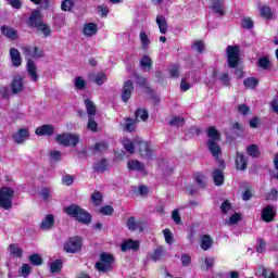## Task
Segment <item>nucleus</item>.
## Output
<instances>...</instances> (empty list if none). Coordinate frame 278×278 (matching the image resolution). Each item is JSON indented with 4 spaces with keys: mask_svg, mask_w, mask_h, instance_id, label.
I'll return each mask as SVG.
<instances>
[{
    "mask_svg": "<svg viewBox=\"0 0 278 278\" xmlns=\"http://www.w3.org/2000/svg\"><path fill=\"white\" fill-rule=\"evenodd\" d=\"M122 144L126 151H128V153L132 154L137 148L142 157H153V150H151V146H149L147 141L139 138L135 139L134 141L128 138H123Z\"/></svg>",
    "mask_w": 278,
    "mask_h": 278,
    "instance_id": "nucleus-1",
    "label": "nucleus"
},
{
    "mask_svg": "<svg viewBox=\"0 0 278 278\" xmlns=\"http://www.w3.org/2000/svg\"><path fill=\"white\" fill-rule=\"evenodd\" d=\"M22 51L27 60V71L30 75L33 81H38V73L36 72V64L30 58H42L43 52L40 50V48L36 46H24L22 48Z\"/></svg>",
    "mask_w": 278,
    "mask_h": 278,
    "instance_id": "nucleus-2",
    "label": "nucleus"
},
{
    "mask_svg": "<svg viewBox=\"0 0 278 278\" xmlns=\"http://www.w3.org/2000/svg\"><path fill=\"white\" fill-rule=\"evenodd\" d=\"M206 136L208 138L207 147L210 153L215 159L220 157L222 149L218 144V142H220V132H218V130L214 126H211L207 128Z\"/></svg>",
    "mask_w": 278,
    "mask_h": 278,
    "instance_id": "nucleus-3",
    "label": "nucleus"
},
{
    "mask_svg": "<svg viewBox=\"0 0 278 278\" xmlns=\"http://www.w3.org/2000/svg\"><path fill=\"white\" fill-rule=\"evenodd\" d=\"M65 214L78 220V223H84L85 225L90 224L92 217L90 213L86 212V210L81 208L79 205L72 204L70 206L64 207Z\"/></svg>",
    "mask_w": 278,
    "mask_h": 278,
    "instance_id": "nucleus-4",
    "label": "nucleus"
},
{
    "mask_svg": "<svg viewBox=\"0 0 278 278\" xmlns=\"http://www.w3.org/2000/svg\"><path fill=\"white\" fill-rule=\"evenodd\" d=\"M14 197V189L10 187L0 188V207L2 210H12V199Z\"/></svg>",
    "mask_w": 278,
    "mask_h": 278,
    "instance_id": "nucleus-5",
    "label": "nucleus"
},
{
    "mask_svg": "<svg viewBox=\"0 0 278 278\" xmlns=\"http://www.w3.org/2000/svg\"><path fill=\"white\" fill-rule=\"evenodd\" d=\"M112 264H114V256L109 253H102L100 255V262L96 264V268L99 273H110L112 271Z\"/></svg>",
    "mask_w": 278,
    "mask_h": 278,
    "instance_id": "nucleus-6",
    "label": "nucleus"
},
{
    "mask_svg": "<svg viewBox=\"0 0 278 278\" xmlns=\"http://www.w3.org/2000/svg\"><path fill=\"white\" fill-rule=\"evenodd\" d=\"M226 53L229 68H236L240 64V48L238 46H228Z\"/></svg>",
    "mask_w": 278,
    "mask_h": 278,
    "instance_id": "nucleus-7",
    "label": "nucleus"
},
{
    "mask_svg": "<svg viewBox=\"0 0 278 278\" xmlns=\"http://www.w3.org/2000/svg\"><path fill=\"white\" fill-rule=\"evenodd\" d=\"M56 142L63 147H76L79 142V136L71 134H61L56 137Z\"/></svg>",
    "mask_w": 278,
    "mask_h": 278,
    "instance_id": "nucleus-8",
    "label": "nucleus"
},
{
    "mask_svg": "<svg viewBox=\"0 0 278 278\" xmlns=\"http://www.w3.org/2000/svg\"><path fill=\"white\" fill-rule=\"evenodd\" d=\"M81 238L79 237H72L70 238L64 244V252L65 253H78L81 251Z\"/></svg>",
    "mask_w": 278,
    "mask_h": 278,
    "instance_id": "nucleus-9",
    "label": "nucleus"
},
{
    "mask_svg": "<svg viewBox=\"0 0 278 278\" xmlns=\"http://www.w3.org/2000/svg\"><path fill=\"white\" fill-rule=\"evenodd\" d=\"M131 92H134V81L127 80L122 89V101L124 103H127L131 99Z\"/></svg>",
    "mask_w": 278,
    "mask_h": 278,
    "instance_id": "nucleus-10",
    "label": "nucleus"
},
{
    "mask_svg": "<svg viewBox=\"0 0 278 278\" xmlns=\"http://www.w3.org/2000/svg\"><path fill=\"white\" fill-rule=\"evenodd\" d=\"M53 225H55V216L53 214H48L40 223V229L43 231H49V229H53Z\"/></svg>",
    "mask_w": 278,
    "mask_h": 278,
    "instance_id": "nucleus-11",
    "label": "nucleus"
},
{
    "mask_svg": "<svg viewBox=\"0 0 278 278\" xmlns=\"http://www.w3.org/2000/svg\"><path fill=\"white\" fill-rule=\"evenodd\" d=\"M36 136H53L55 128L49 124H45L36 128Z\"/></svg>",
    "mask_w": 278,
    "mask_h": 278,
    "instance_id": "nucleus-12",
    "label": "nucleus"
},
{
    "mask_svg": "<svg viewBox=\"0 0 278 278\" xmlns=\"http://www.w3.org/2000/svg\"><path fill=\"white\" fill-rule=\"evenodd\" d=\"M138 249H140V242L132 239L126 240L121 247L124 253L127 251H138Z\"/></svg>",
    "mask_w": 278,
    "mask_h": 278,
    "instance_id": "nucleus-13",
    "label": "nucleus"
},
{
    "mask_svg": "<svg viewBox=\"0 0 278 278\" xmlns=\"http://www.w3.org/2000/svg\"><path fill=\"white\" fill-rule=\"evenodd\" d=\"M276 216V212H275V206H266L265 208H263L262 211V219L265 223H270Z\"/></svg>",
    "mask_w": 278,
    "mask_h": 278,
    "instance_id": "nucleus-14",
    "label": "nucleus"
},
{
    "mask_svg": "<svg viewBox=\"0 0 278 278\" xmlns=\"http://www.w3.org/2000/svg\"><path fill=\"white\" fill-rule=\"evenodd\" d=\"M211 8L216 14H225V0H211Z\"/></svg>",
    "mask_w": 278,
    "mask_h": 278,
    "instance_id": "nucleus-15",
    "label": "nucleus"
},
{
    "mask_svg": "<svg viewBox=\"0 0 278 278\" xmlns=\"http://www.w3.org/2000/svg\"><path fill=\"white\" fill-rule=\"evenodd\" d=\"M257 66L262 68V71H270L273 68V61H270V56L264 55L258 58Z\"/></svg>",
    "mask_w": 278,
    "mask_h": 278,
    "instance_id": "nucleus-16",
    "label": "nucleus"
},
{
    "mask_svg": "<svg viewBox=\"0 0 278 278\" xmlns=\"http://www.w3.org/2000/svg\"><path fill=\"white\" fill-rule=\"evenodd\" d=\"M29 138V129L22 128L14 135V140L16 144H22V142H25Z\"/></svg>",
    "mask_w": 278,
    "mask_h": 278,
    "instance_id": "nucleus-17",
    "label": "nucleus"
},
{
    "mask_svg": "<svg viewBox=\"0 0 278 278\" xmlns=\"http://www.w3.org/2000/svg\"><path fill=\"white\" fill-rule=\"evenodd\" d=\"M99 31V26L94 23H87L84 25L83 34L84 36H94Z\"/></svg>",
    "mask_w": 278,
    "mask_h": 278,
    "instance_id": "nucleus-18",
    "label": "nucleus"
},
{
    "mask_svg": "<svg viewBox=\"0 0 278 278\" xmlns=\"http://www.w3.org/2000/svg\"><path fill=\"white\" fill-rule=\"evenodd\" d=\"M164 255H166V250L164 247L159 245L152 254H150V258L152 262H160V260H164Z\"/></svg>",
    "mask_w": 278,
    "mask_h": 278,
    "instance_id": "nucleus-19",
    "label": "nucleus"
},
{
    "mask_svg": "<svg viewBox=\"0 0 278 278\" xmlns=\"http://www.w3.org/2000/svg\"><path fill=\"white\" fill-rule=\"evenodd\" d=\"M156 25L161 34H166L168 31V22L164 15L156 16Z\"/></svg>",
    "mask_w": 278,
    "mask_h": 278,
    "instance_id": "nucleus-20",
    "label": "nucleus"
},
{
    "mask_svg": "<svg viewBox=\"0 0 278 278\" xmlns=\"http://www.w3.org/2000/svg\"><path fill=\"white\" fill-rule=\"evenodd\" d=\"M10 55L13 66H21L23 60L21 59V52L16 48H11Z\"/></svg>",
    "mask_w": 278,
    "mask_h": 278,
    "instance_id": "nucleus-21",
    "label": "nucleus"
},
{
    "mask_svg": "<svg viewBox=\"0 0 278 278\" xmlns=\"http://www.w3.org/2000/svg\"><path fill=\"white\" fill-rule=\"evenodd\" d=\"M247 156L244 154L237 152V157H236V166L238 170H247Z\"/></svg>",
    "mask_w": 278,
    "mask_h": 278,
    "instance_id": "nucleus-22",
    "label": "nucleus"
},
{
    "mask_svg": "<svg viewBox=\"0 0 278 278\" xmlns=\"http://www.w3.org/2000/svg\"><path fill=\"white\" fill-rule=\"evenodd\" d=\"M1 33L7 38H10V40H16V38H18V33H16V29L9 26H2Z\"/></svg>",
    "mask_w": 278,
    "mask_h": 278,
    "instance_id": "nucleus-23",
    "label": "nucleus"
},
{
    "mask_svg": "<svg viewBox=\"0 0 278 278\" xmlns=\"http://www.w3.org/2000/svg\"><path fill=\"white\" fill-rule=\"evenodd\" d=\"M213 181L215 186H223V184H225V175H223V170L215 169L213 172Z\"/></svg>",
    "mask_w": 278,
    "mask_h": 278,
    "instance_id": "nucleus-24",
    "label": "nucleus"
},
{
    "mask_svg": "<svg viewBox=\"0 0 278 278\" xmlns=\"http://www.w3.org/2000/svg\"><path fill=\"white\" fill-rule=\"evenodd\" d=\"M127 167L129 170H138V172L144 170V164H142L138 160L128 161Z\"/></svg>",
    "mask_w": 278,
    "mask_h": 278,
    "instance_id": "nucleus-25",
    "label": "nucleus"
},
{
    "mask_svg": "<svg viewBox=\"0 0 278 278\" xmlns=\"http://www.w3.org/2000/svg\"><path fill=\"white\" fill-rule=\"evenodd\" d=\"M40 24V11L35 10L31 12V15L29 16V25H31V27H38V25Z\"/></svg>",
    "mask_w": 278,
    "mask_h": 278,
    "instance_id": "nucleus-26",
    "label": "nucleus"
},
{
    "mask_svg": "<svg viewBox=\"0 0 278 278\" xmlns=\"http://www.w3.org/2000/svg\"><path fill=\"white\" fill-rule=\"evenodd\" d=\"M12 90L14 92V94H16V92H21V90H23V78L21 76H15L12 83Z\"/></svg>",
    "mask_w": 278,
    "mask_h": 278,
    "instance_id": "nucleus-27",
    "label": "nucleus"
},
{
    "mask_svg": "<svg viewBox=\"0 0 278 278\" xmlns=\"http://www.w3.org/2000/svg\"><path fill=\"white\" fill-rule=\"evenodd\" d=\"M127 227L130 229V231H136V229H140V231H142V223L136 222V218L134 217L128 218Z\"/></svg>",
    "mask_w": 278,
    "mask_h": 278,
    "instance_id": "nucleus-28",
    "label": "nucleus"
},
{
    "mask_svg": "<svg viewBox=\"0 0 278 278\" xmlns=\"http://www.w3.org/2000/svg\"><path fill=\"white\" fill-rule=\"evenodd\" d=\"M85 108L89 117H93L94 114H97V106L90 101V99L85 100Z\"/></svg>",
    "mask_w": 278,
    "mask_h": 278,
    "instance_id": "nucleus-29",
    "label": "nucleus"
},
{
    "mask_svg": "<svg viewBox=\"0 0 278 278\" xmlns=\"http://www.w3.org/2000/svg\"><path fill=\"white\" fill-rule=\"evenodd\" d=\"M212 248V237H210L208 235H204L201 238V249L203 251H210V249Z\"/></svg>",
    "mask_w": 278,
    "mask_h": 278,
    "instance_id": "nucleus-30",
    "label": "nucleus"
},
{
    "mask_svg": "<svg viewBox=\"0 0 278 278\" xmlns=\"http://www.w3.org/2000/svg\"><path fill=\"white\" fill-rule=\"evenodd\" d=\"M245 88H249L250 90H255L257 88V85L260 84V80L255 77H249L243 81Z\"/></svg>",
    "mask_w": 278,
    "mask_h": 278,
    "instance_id": "nucleus-31",
    "label": "nucleus"
},
{
    "mask_svg": "<svg viewBox=\"0 0 278 278\" xmlns=\"http://www.w3.org/2000/svg\"><path fill=\"white\" fill-rule=\"evenodd\" d=\"M9 251H10L11 255H13L14 257L23 256V249H21V247H18L17 244L9 245Z\"/></svg>",
    "mask_w": 278,
    "mask_h": 278,
    "instance_id": "nucleus-32",
    "label": "nucleus"
},
{
    "mask_svg": "<svg viewBox=\"0 0 278 278\" xmlns=\"http://www.w3.org/2000/svg\"><path fill=\"white\" fill-rule=\"evenodd\" d=\"M39 195L43 201H51V198L53 197V191L50 188H42Z\"/></svg>",
    "mask_w": 278,
    "mask_h": 278,
    "instance_id": "nucleus-33",
    "label": "nucleus"
},
{
    "mask_svg": "<svg viewBox=\"0 0 278 278\" xmlns=\"http://www.w3.org/2000/svg\"><path fill=\"white\" fill-rule=\"evenodd\" d=\"M140 42L142 46V49H149V46L151 45V40L149 39V35L147 33L141 31L139 35Z\"/></svg>",
    "mask_w": 278,
    "mask_h": 278,
    "instance_id": "nucleus-34",
    "label": "nucleus"
},
{
    "mask_svg": "<svg viewBox=\"0 0 278 278\" xmlns=\"http://www.w3.org/2000/svg\"><path fill=\"white\" fill-rule=\"evenodd\" d=\"M184 123H186V121L182 117H179V116L172 117L168 121V124L172 127H184Z\"/></svg>",
    "mask_w": 278,
    "mask_h": 278,
    "instance_id": "nucleus-35",
    "label": "nucleus"
},
{
    "mask_svg": "<svg viewBox=\"0 0 278 278\" xmlns=\"http://www.w3.org/2000/svg\"><path fill=\"white\" fill-rule=\"evenodd\" d=\"M136 121H147L149 118V112L144 109H139L135 113Z\"/></svg>",
    "mask_w": 278,
    "mask_h": 278,
    "instance_id": "nucleus-36",
    "label": "nucleus"
},
{
    "mask_svg": "<svg viewBox=\"0 0 278 278\" xmlns=\"http://www.w3.org/2000/svg\"><path fill=\"white\" fill-rule=\"evenodd\" d=\"M105 81H108V74L100 72L96 75L94 83L98 86H103V84H105Z\"/></svg>",
    "mask_w": 278,
    "mask_h": 278,
    "instance_id": "nucleus-37",
    "label": "nucleus"
},
{
    "mask_svg": "<svg viewBox=\"0 0 278 278\" xmlns=\"http://www.w3.org/2000/svg\"><path fill=\"white\" fill-rule=\"evenodd\" d=\"M94 170L98 173H104V170H108V160H102L94 164Z\"/></svg>",
    "mask_w": 278,
    "mask_h": 278,
    "instance_id": "nucleus-38",
    "label": "nucleus"
},
{
    "mask_svg": "<svg viewBox=\"0 0 278 278\" xmlns=\"http://www.w3.org/2000/svg\"><path fill=\"white\" fill-rule=\"evenodd\" d=\"M248 154L250 157H258L260 156V148L256 144H252L248 147Z\"/></svg>",
    "mask_w": 278,
    "mask_h": 278,
    "instance_id": "nucleus-39",
    "label": "nucleus"
},
{
    "mask_svg": "<svg viewBox=\"0 0 278 278\" xmlns=\"http://www.w3.org/2000/svg\"><path fill=\"white\" fill-rule=\"evenodd\" d=\"M62 270V261L56 260L50 264V273H60Z\"/></svg>",
    "mask_w": 278,
    "mask_h": 278,
    "instance_id": "nucleus-40",
    "label": "nucleus"
},
{
    "mask_svg": "<svg viewBox=\"0 0 278 278\" xmlns=\"http://www.w3.org/2000/svg\"><path fill=\"white\" fill-rule=\"evenodd\" d=\"M163 236L166 244H173V242H175V237L173 236V232H170V229L166 228L163 230Z\"/></svg>",
    "mask_w": 278,
    "mask_h": 278,
    "instance_id": "nucleus-41",
    "label": "nucleus"
},
{
    "mask_svg": "<svg viewBox=\"0 0 278 278\" xmlns=\"http://www.w3.org/2000/svg\"><path fill=\"white\" fill-rule=\"evenodd\" d=\"M29 262H30V264H33V266H41L42 257H40V254H31L29 256Z\"/></svg>",
    "mask_w": 278,
    "mask_h": 278,
    "instance_id": "nucleus-42",
    "label": "nucleus"
},
{
    "mask_svg": "<svg viewBox=\"0 0 278 278\" xmlns=\"http://www.w3.org/2000/svg\"><path fill=\"white\" fill-rule=\"evenodd\" d=\"M74 86L77 90H84L86 88V80L81 76H77L74 80Z\"/></svg>",
    "mask_w": 278,
    "mask_h": 278,
    "instance_id": "nucleus-43",
    "label": "nucleus"
},
{
    "mask_svg": "<svg viewBox=\"0 0 278 278\" xmlns=\"http://www.w3.org/2000/svg\"><path fill=\"white\" fill-rule=\"evenodd\" d=\"M140 66L143 71H147V68H151V58L149 55L142 56L140 60Z\"/></svg>",
    "mask_w": 278,
    "mask_h": 278,
    "instance_id": "nucleus-44",
    "label": "nucleus"
},
{
    "mask_svg": "<svg viewBox=\"0 0 278 278\" xmlns=\"http://www.w3.org/2000/svg\"><path fill=\"white\" fill-rule=\"evenodd\" d=\"M103 200V195L99 191H94L93 194H91V201L93 205H101V201Z\"/></svg>",
    "mask_w": 278,
    "mask_h": 278,
    "instance_id": "nucleus-45",
    "label": "nucleus"
},
{
    "mask_svg": "<svg viewBox=\"0 0 278 278\" xmlns=\"http://www.w3.org/2000/svg\"><path fill=\"white\" fill-rule=\"evenodd\" d=\"M38 31H42L43 36H51V28L49 25L41 23L37 26Z\"/></svg>",
    "mask_w": 278,
    "mask_h": 278,
    "instance_id": "nucleus-46",
    "label": "nucleus"
},
{
    "mask_svg": "<svg viewBox=\"0 0 278 278\" xmlns=\"http://www.w3.org/2000/svg\"><path fill=\"white\" fill-rule=\"evenodd\" d=\"M93 151L96 153H103L104 151H108V143H105L104 141L96 143Z\"/></svg>",
    "mask_w": 278,
    "mask_h": 278,
    "instance_id": "nucleus-47",
    "label": "nucleus"
},
{
    "mask_svg": "<svg viewBox=\"0 0 278 278\" xmlns=\"http://www.w3.org/2000/svg\"><path fill=\"white\" fill-rule=\"evenodd\" d=\"M240 218H242V215L240 213H235L230 216V218L227 220L228 225H238L240 223Z\"/></svg>",
    "mask_w": 278,
    "mask_h": 278,
    "instance_id": "nucleus-48",
    "label": "nucleus"
},
{
    "mask_svg": "<svg viewBox=\"0 0 278 278\" xmlns=\"http://www.w3.org/2000/svg\"><path fill=\"white\" fill-rule=\"evenodd\" d=\"M31 3H35L36 5H40L41 10H48L50 2L49 0H30Z\"/></svg>",
    "mask_w": 278,
    "mask_h": 278,
    "instance_id": "nucleus-49",
    "label": "nucleus"
},
{
    "mask_svg": "<svg viewBox=\"0 0 278 278\" xmlns=\"http://www.w3.org/2000/svg\"><path fill=\"white\" fill-rule=\"evenodd\" d=\"M20 273L22 277H29V274L31 273V266L29 264L22 265Z\"/></svg>",
    "mask_w": 278,
    "mask_h": 278,
    "instance_id": "nucleus-50",
    "label": "nucleus"
},
{
    "mask_svg": "<svg viewBox=\"0 0 278 278\" xmlns=\"http://www.w3.org/2000/svg\"><path fill=\"white\" fill-rule=\"evenodd\" d=\"M190 88H192V84L188 83V78H182V80L180 83V90L182 92H188V90H190Z\"/></svg>",
    "mask_w": 278,
    "mask_h": 278,
    "instance_id": "nucleus-51",
    "label": "nucleus"
},
{
    "mask_svg": "<svg viewBox=\"0 0 278 278\" xmlns=\"http://www.w3.org/2000/svg\"><path fill=\"white\" fill-rule=\"evenodd\" d=\"M50 160H52V162H60V160H62V152H60L58 150L51 151Z\"/></svg>",
    "mask_w": 278,
    "mask_h": 278,
    "instance_id": "nucleus-52",
    "label": "nucleus"
},
{
    "mask_svg": "<svg viewBox=\"0 0 278 278\" xmlns=\"http://www.w3.org/2000/svg\"><path fill=\"white\" fill-rule=\"evenodd\" d=\"M180 261L182 266L187 267V266H190V263L192 262V257H190L189 254L184 253L180 256Z\"/></svg>",
    "mask_w": 278,
    "mask_h": 278,
    "instance_id": "nucleus-53",
    "label": "nucleus"
},
{
    "mask_svg": "<svg viewBox=\"0 0 278 278\" xmlns=\"http://www.w3.org/2000/svg\"><path fill=\"white\" fill-rule=\"evenodd\" d=\"M261 15L265 18H270L273 16V10L268 7H262L261 8Z\"/></svg>",
    "mask_w": 278,
    "mask_h": 278,
    "instance_id": "nucleus-54",
    "label": "nucleus"
},
{
    "mask_svg": "<svg viewBox=\"0 0 278 278\" xmlns=\"http://www.w3.org/2000/svg\"><path fill=\"white\" fill-rule=\"evenodd\" d=\"M253 20H251V17H244L242 20V27L244 29H253Z\"/></svg>",
    "mask_w": 278,
    "mask_h": 278,
    "instance_id": "nucleus-55",
    "label": "nucleus"
},
{
    "mask_svg": "<svg viewBox=\"0 0 278 278\" xmlns=\"http://www.w3.org/2000/svg\"><path fill=\"white\" fill-rule=\"evenodd\" d=\"M220 210L223 214H229V212H231V203H229L228 200L224 201L220 205Z\"/></svg>",
    "mask_w": 278,
    "mask_h": 278,
    "instance_id": "nucleus-56",
    "label": "nucleus"
},
{
    "mask_svg": "<svg viewBox=\"0 0 278 278\" xmlns=\"http://www.w3.org/2000/svg\"><path fill=\"white\" fill-rule=\"evenodd\" d=\"M114 212V208L110 205L102 206L100 208V214H103L104 216H110Z\"/></svg>",
    "mask_w": 278,
    "mask_h": 278,
    "instance_id": "nucleus-57",
    "label": "nucleus"
},
{
    "mask_svg": "<svg viewBox=\"0 0 278 278\" xmlns=\"http://www.w3.org/2000/svg\"><path fill=\"white\" fill-rule=\"evenodd\" d=\"M72 8H73V1L71 0H64L61 4V10H63V12H68L71 11Z\"/></svg>",
    "mask_w": 278,
    "mask_h": 278,
    "instance_id": "nucleus-58",
    "label": "nucleus"
},
{
    "mask_svg": "<svg viewBox=\"0 0 278 278\" xmlns=\"http://www.w3.org/2000/svg\"><path fill=\"white\" fill-rule=\"evenodd\" d=\"M277 198H278L277 189H271L270 192H268L266 195L267 201H277Z\"/></svg>",
    "mask_w": 278,
    "mask_h": 278,
    "instance_id": "nucleus-59",
    "label": "nucleus"
},
{
    "mask_svg": "<svg viewBox=\"0 0 278 278\" xmlns=\"http://www.w3.org/2000/svg\"><path fill=\"white\" fill-rule=\"evenodd\" d=\"M75 178L71 175L63 176L62 184L64 186H73Z\"/></svg>",
    "mask_w": 278,
    "mask_h": 278,
    "instance_id": "nucleus-60",
    "label": "nucleus"
},
{
    "mask_svg": "<svg viewBox=\"0 0 278 278\" xmlns=\"http://www.w3.org/2000/svg\"><path fill=\"white\" fill-rule=\"evenodd\" d=\"M98 124L94 121L93 117H89L87 128L90 129V131H97Z\"/></svg>",
    "mask_w": 278,
    "mask_h": 278,
    "instance_id": "nucleus-61",
    "label": "nucleus"
},
{
    "mask_svg": "<svg viewBox=\"0 0 278 278\" xmlns=\"http://www.w3.org/2000/svg\"><path fill=\"white\" fill-rule=\"evenodd\" d=\"M192 47L199 53H203V51L205 50V43H203V41H195Z\"/></svg>",
    "mask_w": 278,
    "mask_h": 278,
    "instance_id": "nucleus-62",
    "label": "nucleus"
},
{
    "mask_svg": "<svg viewBox=\"0 0 278 278\" xmlns=\"http://www.w3.org/2000/svg\"><path fill=\"white\" fill-rule=\"evenodd\" d=\"M169 74L174 79L179 77V67L177 65H173L169 70Z\"/></svg>",
    "mask_w": 278,
    "mask_h": 278,
    "instance_id": "nucleus-63",
    "label": "nucleus"
},
{
    "mask_svg": "<svg viewBox=\"0 0 278 278\" xmlns=\"http://www.w3.org/2000/svg\"><path fill=\"white\" fill-rule=\"evenodd\" d=\"M134 127H135L134 121L130 118H127L125 123L126 131H134Z\"/></svg>",
    "mask_w": 278,
    "mask_h": 278,
    "instance_id": "nucleus-64",
    "label": "nucleus"
}]
</instances>
